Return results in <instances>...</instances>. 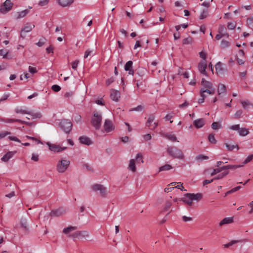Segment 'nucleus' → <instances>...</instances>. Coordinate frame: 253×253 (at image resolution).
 <instances>
[{"mask_svg":"<svg viewBox=\"0 0 253 253\" xmlns=\"http://www.w3.org/2000/svg\"><path fill=\"white\" fill-rule=\"evenodd\" d=\"M189 196H190V198L191 199H192V201H199L202 198V194L200 193L189 194Z\"/></svg>","mask_w":253,"mask_h":253,"instance_id":"obj_24","label":"nucleus"},{"mask_svg":"<svg viewBox=\"0 0 253 253\" xmlns=\"http://www.w3.org/2000/svg\"><path fill=\"white\" fill-rule=\"evenodd\" d=\"M28 115H30L32 116V119H40L42 117V115L41 113L37 112V113H33L31 112L30 114H28Z\"/></svg>","mask_w":253,"mask_h":253,"instance_id":"obj_34","label":"nucleus"},{"mask_svg":"<svg viewBox=\"0 0 253 253\" xmlns=\"http://www.w3.org/2000/svg\"><path fill=\"white\" fill-rule=\"evenodd\" d=\"M201 84L203 86V88H205L206 89L214 88L211 82L206 81L205 79H202Z\"/></svg>","mask_w":253,"mask_h":253,"instance_id":"obj_21","label":"nucleus"},{"mask_svg":"<svg viewBox=\"0 0 253 253\" xmlns=\"http://www.w3.org/2000/svg\"><path fill=\"white\" fill-rule=\"evenodd\" d=\"M115 129V125L110 119H106L103 124V130L105 132L109 133Z\"/></svg>","mask_w":253,"mask_h":253,"instance_id":"obj_5","label":"nucleus"},{"mask_svg":"<svg viewBox=\"0 0 253 253\" xmlns=\"http://www.w3.org/2000/svg\"><path fill=\"white\" fill-rule=\"evenodd\" d=\"M146 70L144 68L139 69V70L137 72V74H139L140 76H143L145 72H146Z\"/></svg>","mask_w":253,"mask_h":253,"instance_id":"obj_60","label":"nucleus"},{"mask_svg":"<svg viewBox=\"0 0 253 253\" xmlns=\"http://www.w3.org/2000/svg\"><path fill=\"white\" fill-rule=\"evenodd\" d=\"M91 188L94 192L99 191L100 194L104 197L107 193L106 188L102 185L100 184H95L92 186Z\"/></svg>","mask_w":253,"mask_h":253,"instance_id":"obj_6","label":"nucleus"},{"mask_svg":"<svg viewBox=\"0 0 253 253\" xmlns=\"http://www.w3.org/2000/svg\"><path fill=\"white\" fill-rule=\"evenodd\" d=\"M209 159V157L203 154H200L197 155L196 158L195 160L198 162H201L205 160H208Z\"/></svg>","mask_w":253,"mask_h":253,"instance_id":"obj_29","label":"nucleus"},{"mask_svg":"<svg viewBox=\"0 0 253 253\" xmlns=\"http://www.w3.org/2000/svg\"><path fill=\"white\" fill-rule=\"evenodd\" d=\"M241 103L244 109H246L248 106L252 105V104L248 100H242L241 101Z\"/></svg>","mask_w":253,"mask_h":253,"instance_id":"obj_44","label":"nucleus"},{"mask_svg":"<svg viewBox=\"0 0 253 253\" xmlns=\"http://www.w3.org/2000/svg\"><path fill=\"white\" fill-rule=\"evenodd\" d=\"M205 123L204 119L201 118L195 120L193 122V124L197 128H199L204 126Z\"/></svg>","mask_w":253,"mask_h":253,"instance_id":"obj_18","label":"nucleus"},{"mask_svg":"<svg viewBox=\"0 0 253 253\" xmlns=\"http://www.w3.org/2000/svg\"><path fill=\"white\" fill-rule=\"evenodd\" d=\"M28 12H29V11L27 9H26V10H24L23 11H21L19 13L18 17L19 18L24 17V16H25L27 14Z\"/></svg>","mask_w":253,"mask_h":253,"instance_id":"obj_50","label":"nucleus"},{"mask_svg":"<svg viewBox=\"0 0 253 253\" xmlns=\"http://www.w3.org/2000/svg\"><path fill=\"white\" fill-rule=\"evenodd\" d=\"M11 134V132L7 131H2L0 132V139L3 138L6 136Z\"/></svg>","mask_w":253,"mask_h":253,"instance_id":"obj_46","label":"nucleus"},{"mask_svg":"<svg viewBox=\"0 0 253 253\" xmlns=\"http://www.w3.org/2000/svg\"><path fill=\"white\" fill-rule=\"evenodd\" d=\"M29 72L32 74H34L37 72V70L36 68L30 66L29 67Z\"/></svg>","mask_w":253,"mask_h":253,"instance_id":"obj_58","label":"nucleus"},{"mask_svg":"<svg viewBox=\"0 0 253 253\" xmlns=\"http://www.w3.org/2000/svg\"><path fill=\"white\" fill-rule=\"evenodd\" d=\"M2 122H4L6 123H13L15 122H18L20 123V120L19 119H3Z\"/></svg>","mask_w":253,"mask_h":253,"instance_id":"obj_35","label":"nucleus"},{"mask_svg":"<svg viewBox=\"0 0 253 253\" xmlns=\"http://www.w3.org/2000/svg\"><path fill=\"white\" fill-rule=\"evenodd\" d=\"M247 23L250 27H253V16L249 17L247 19Z\"/></svg>","mask_w":253,"mask_h":253,"instance_id":"obj_53","label":"nucleus"},{"mask_svg":"<svg viewBox=\"0 0 253 253\" xmlns=\"http://www.w3.org/2000/svg\"><path fill=\"white\" fill-rule=\"evenodd\" d=\"M14 112L16 114H20L22 115L30 114L31 111L27 109L26 107H17L14 109Z\"/></svg>","mask_w":253,"mask_h":253,"instance_id":"obj_12","label":"nucleus"},{"mask_svg":"<svg viewBox=\"0 0 253 253\" xmlns=\"http://www.w3.org/2000/svg\"><path fill=\"white\" fill-rule=\"evenodd\" d=\"M21 226L25 229H28V224H27V221L26 218H22L21 220Z\"/></svg>","mask_w":253,"mask_h":253,"instance_id":"obj_43","label":"nucleus"},{"mask_svg":"<svg viewBox=\"0 0 253 253\" xmlns=\"http://www.w3.org/2000/svg\"><path fill=\"white\" fill-rule=\"evenodd\" d=\"M59 126L64 132L68 134L72 129V123L69 120L63 119L61 120Z\"/></svg>","mask_w":253,"mask_h":253,"instance_id":"obj_4","label":"nucleus"},{"mask_svg":"<svg viewBox=\"0 0 253 253\" xmlns=\"http://www.w3.org/2000/svg\"><path fill=\"white\" fill-rule=\"evenodd\" d=\"M238 133L240 136H245L249 133V131L245 127H242L239 129Z\"/></svg>","mask_w":253,"mask_h":253,"instance_id":"obj_26","label":"nucleus"},{"mask_svg":"<svg viewBox=\"0 0 253 253\" xmlns=\"http://www.w3.org/2000/svg\"><path fill=\"white\" fill-rule=\"evenodd\" d=\"M13 3L11 2L10 0H6L3 4L1 5L0 7V12L2 13H5L9 11L12 6Z\"/></svg>","mask_w":253,"mask_h":253,"instance_id":"obj_9","label":"nucleus"},{"mask_svg":"<svg viewBox=\"0 0 253 253\" xmlns=\"http://www.w3.org/2000/svg\"><path fill=\"white\" fill-rule=\"evenodd\" d=\"M51 88L55 92H58L61 89L60 86L57 84L53 85L51 87Z\"/></svg>","mask_w":253,"mask_h":253,"instance_id":"obj_54","label":"nucleus"},{"mask_svg":"<svg viewBox=\"0 0 253 253\" xmlns=\"http://www.w3.org/2000/svg\"><path fill=\"white\" fill-rule=\"evenodd\" d=\"M9 96V94H4L3 95V96L1 97V98L0 99V103L3 101L7 99V98Z\"/></svg>","mask_w":253,"mask_h":253,"instance_id":"obj_63","label":"nucleus"},{"mask_svg":"<svg viewBox=\"0 0 253 253\" xmlns=\"http://www.w3.org/2000/svg\"><path fill=\"white\" fill-rule=\"evenodd\" d=\"M182 218V220L184 222L190 221H191L192 220V218L191 217H188V216H186L185 215L183 216Z\"/></svg>","mask_w":253,"mask_h":253,"instance_id":"obj_64","label":"nucleus"},{"mask_svg":"<svg viewBox=\"0 0 253 253\" xmlns=\"http://www.w3.org/2000/svg\"><path fill=\"white\" fill-rule=\"evenodd\" d=\"M253 159V155L249 156L244 161L243 165L244 166V165H245V164L249 163L250 161H251Z\"/></svg>","mask_w":253,"mask_h":253,"instance_id":"obj_51","label":"nucleus"},{"mask_svg":"<svg viewBox=\"0 0 253 253\" xmlns=\"http://www.w3.org/2000/svg\"><path fill=\"white\" fill-rule=\"evenodd\" d=\"M74 0H58L59 3L62 7H66L70 5Z\"/></svg>","mask_w":253,"mask_h":253,"instance_id":"obj_22","label":"nucleus"},{"mask_svg":"<svg viewBox=\"0 0 253 253\" xmlns=\"http://www.w3.org/2000/svg\"><path fill=\"white\" fill-rule=\"evenodd\" d=\"M49 2V0H41L39 2V5L43 6L47 4Z\"/></svg>","mask_w":253,"mask_h":253,"instance_id":"obj_57","label":"nucleus"},{"mask_svg":"<svg viewBox=\"0 0 253 253\" xmlns=\"http://www.w3.org/2000/svg\"><path fill=\"white\" fill-rule=\"evenodd\" d=\"M217 92L218 94L226 93V88L225 85L223 84H219L217 89Z\"/></svg>","mask_w":253,"mask_h":253,"instance_id":"obj_25","label":"nucleus"},{"mask_svg":"<svg viewBox=\"0 0 253 253\" xmlns=\"http://www.w3.org/2000/svg\"><path fill=\"white\" fill-rule=\"evenodd\" d=\"M110 98L112 100L115 102L118 101L119 99L120 98V91L114 89H111Z\"/></svg>","mask_w":253,"mask_h":253,"instance_id":"obj_11","label":"nucleus"},{"mask_svg":"<svg viewBox=\"0 0 253 253\" xmlns=\"http://www.w3.org/2000/svg\"><path fill=\"white\" fill-rule=\"evenodd\" d=\"M224 145L226 146L228 150H229V151H232L235 148H237V150L239 149V146L237 144L230 145V144H227V143H225Z\"/></svg>","mask_w":253,"mask_h":253,"instance_id":"obj_32","label":"nucleus"},{"mask_svg":"<svg viewBox=\"0 0 253 253\" xmlns=\"http://www.w3.org/2000/svg\"><path fill=\"white\" fill-rule=\"evenodd\" d=\"M236 26L235 22H229L227 25V28L229 30L234 29Z\"/></svg>","mask_w":253,"mask_h":253,"instance_id":"obj_49","label":"nucleus"},{"mask_svg":"<svg viewBox=\"0 0 253 253\" xmlns=\"http://www.w3.org/2000/svg\"><path fill=\"white\" fill-rule=\"evenodd\" d=\"M221 127V125L220 123H218L216 122H213L211 125V128L213 129L217 130Z\"/></svg>","mask_w":253,"mask_h":253,"instance_id":"obj_41","label":"nucleus"},{"mask_svg":"<svg viewBox=\"0 0 253 253\" xmlns=\"http://www.w3.org/2000/svg\"><path fill=\"white\" fill-rule=\"evenodd\" d=\"M189 193L185 194L184 197L180 199V200L187 204L189 206H191L193 204L192 200L191 199L190 196H189Z\"/></svg>","mask_w":253,"mask_h":253,"instance_id":"obj_20","label":"nucleus"},{"mask_svg":"<svg viewBox=\"0 0 253 253\" xmlns=\"http://www.w3.org/2000/svg\"><path fill=\"white\" fill-rule=\"evenodd\" d=\"M102 116L101 112L94 111L91 118V124L96 130H99L101 126Z\"/></svg>","mask_w":253,"mask_h":253,"instance_id":"obj_1","label":"nucleus"},{"mask_svg":"<svg viewBox=\"0 0 253 253\" xmlns=\"http://www.w3.org/2000/svg\"><path fill=\"white\" fill-rule=\"evenodd\" d=\"M233 219L232 217H225L224 219H223L220 222H219V226H221L224 224H229L232 222H233Z\"/></svg>","mask_w":253,"mask_h":253,"instance_id":"obj_23","label":"nucleus"},{"mask_svg":"<svg viewBox=\"0 0 253 253\" xmlns=\"http://www.w3.org/2000/svg\"><path fill=\"white\" fill-rule=\"evenodd\" d=\"M128 169L132 171L133 172L135 171L136 168H135V160L134 159H131L129 161V164L128 167Z\"/></svg>","mask_w":253,"mask_h":253,"instance_id":"obj_27","label":"nucleus"},{"mask_svg":"<svg viewBox=\"0 0 253 253\" xmlns=\"http://www.w3.org/2000/svg\"><path fill=\"white\" fill-rule=\"evenodd\" d=\"M208 11L207 10H203L200 14V18L201 19H204L206 18L208 16Z\"/></svg>","mask_w":253,"mask_h":253,"instance_id":"obj_48","label":"nucleus"},{"mask_svg":"<svg viewBox=\"0 0 253 253\" xmlns=\"http://www.w3.org/2000/svg\"><path fill=\"white\" fill-rule=\"evenodd\" d=\"M243 113V112L242 110H239L237 111L234 115L235 118L236 119L240 118L242 116Z\"/></svg>","mask_w":253,"mask_h":253,"instance_id":"obj_47","label":"nucleus"},{"mask_svg":"<svg viewBox=\"0 0 253 253\" xmlns=\"http://www.w3.org/2000/svg\"><path fill=\"white\" fill-rule=\"evenodd\" d=\"M206 93L210 95H213L215 93V89L214 88L206 89L205 88H202L200 90L201 96L206 97Z\"/></svg>","mask_w":253,"mask_h":253,"instance_id":"obj_15","label":"nucleus"},{"mask_svg":"<svg viewBox=\"0 0 253 253\" xmlns=\"http://www.w3.org/2000/svg\"><path fill=\"white\" fill-rule=\"evenodd\" d=\"M70 161L66 159H62L59 161L56 165V170L59 173H64L68 169Z\"/></svg>","mask_w":253,"mask_h":253,"instance_id":"obj_3","label":"nucleus"},{"mask_svg":"<svg viewBox=\"0 0 253 253\" xmlns=\"http://www.w3.org/2000/svg\"><path fill=\"white\" fill-rule=\"evenodd\" d=\"M77 229V227L75 226H69L67 228H65L63 231L64 234H67L69 233L70 232L75 230Z\"/></svg>","mask_w":253,"mask_h":253,"instance_id":"obj_33","label":"nucleus"},{"mask_svg":"<svg viewBox=\"0 0 253 253\" xmlns=\"http://www.w3.org/2000/svg\"><path fill=\"white\" fill-rule=\"evenodd\" d=\"M168 153L172 157L175 159L183 160L184 158V155L183 152L178 148L171 146L167 149Z\"/></svg>","mask_w":253,"mask_h":253,"instance_id":"obj_2","label":"nucleus"},{"mask_svg":"<svg viewBox=\"0 0 253 253\" xmlns=\"http://www.w3.org/2000/svg\"><path fill=\"white\" fill-rule=\"evenodd\" d=\"M46 144L48 145L49 150L53 152H60L67 149L66 147H61L55 144H50L49 142H47Z\"/></svg>","mask_w":253,"mask_h":253,"instance_id":"obj_8","label":"nucleus"},{"mask_svg":"<svg viewBox=\"0 0 253 253\" xmlns=\"http://www.w3.org/2000/svg\"><path fill=\"white\" fill-rule=\"evenodd\" d=\"M66 212V211L63 208H59L55 210H52L50 213V215L52 216H60Z\"/></svg>","mask_w":253,"mask_h":253,"instance_id":"obj_13","label":"nucleus"},{"mask_svg":"<svg viewBox=\"0 0 253 253\" xmlns=\"http://www.w3.org/2000/svg\"><path fill=\"white\" fill-rule=\"evenodd\" d=\"M115 81V79L113 77H111L108 79L106 81V85H109L110 84L113 83Z\"/></svg>","mask_w":253,"mask_h":253,"instance_id":"obj_61","label":"nucleus"},{"mask_svg":"<svg viewBox=\"0 0 253 253\" xmlns=\"http://www.w3.org/2000/svg\"><path fill=\"white\" fill-rule=\"evenodd\" d=\"M192 42V38L190 37L185 38L183 40L182 43L183 44H189Z\"/></svg>","mask_w":253,"mask_h":253,"instance_id":"obj_42","label":"nucleus"},{"mask_svg":"<svg viewBox=\"0 0 253 253\" xmlns=\"http://www.w3.org/2000/svg\"><path fill=\"white\" fill-rule=\"evenodd\" d=\"M79 140L81 144L87 146L90 145L92 144L91 140L86 136H82L80 137Z\"/></svg>","mask_w":253,"mask_h":253,"instance_id":"obj_14","label":"nucleus"},{"mask_svg":"<svg viewBox=\"0 0 253 253\" xmlns=\"http://www.w3.org/2000/svg\"><path fill=\"white\" fill-rule=\"evenodd\" d=\"M144 109V107L142 105H138L136 107L131 108L129 109V111H137V112H141Z\"/></svg>","mask_w":253,"mask_h":253,"instance_id":"obj_38","label":"nucleus"},{"mask_svg":"<svg viewBox=\"0 0 253 253\" xmlns=\"http://www.w3.org/2000/svg\"><path fill=\"white\" fill-rule=\"evenodd\" d=\"M172 169V167L169 164H166L160 167L159 171L169 170Z\"/></svg>","mask_w":253,"mask_h":253,"instance_id":"obj_31","label":"nucleus"},{"mask_svg":"<svg viewBox=\"0 0 253 253\" xmlns=\"http://www.w3.org/2000/svg\"><path fill=\"white\" fill-rule=\"evenodd\" d=\"M220 172L219 168L214 169L212 171L211 173V175L213 176L215 175L216 174L219 173Z\"/></svg>","mask_w":253,"mask_h":253,"instance_id":"obj_62","label":"nucleus"},{"mask_svg":"<svg viewBox=\"0 0 253 253\" xmlns=\"http://www.w3.org/2000/svg\"><path fill=\"white\" fill-rule=\"evenodd\" d=\"M242 167H243V165H227V169H235L239 168H241Z\"/></svg>","mask_w":253,"mask_h":253,"instance_id":"obj_52","label":"nucleus"},{"mask_svg":"<svg viewBox=\"0 0 253 253\" xmlns=\"http://www.w3.org/2000/svg\"><path fill=\"white\" fill-rule=\"evenodd\" d=\"M154 120H155V116L153 115H151L149 117L147 122L146 124V126L148 127H149L150 128V127L151 126V125H152L151 124L153 122Z\"/></svg>","mask_w":253,"mask_h":253,"instance_id":"obj_30","label":"nucleus"},{"mask_svg":"<svg viewBox=\"0 0 253 253\" xmlns=\"http://www.w3.org/2000/svg\"><path fill=\"white\" fill-rule=\"evenodd\" d=\"M230 46V43L226 40H223L221 42V47L223 48L228 47Z\"/></svg>","mask_w":253,"mask_h":253,"instance_id":"obj_39","label":"nucleus"},{"mask_svg":"<svg viewBox=\"0 0 253 253\" xmlns=\"http://www.w3.org/2000/svg\"><path fill=\"white\" fill-rule=\"evenodd\" d=\"M79 62V60H75L72 63V68L74 70H77Z\"/></svg>","mask_w":253,"mask_h":253,"instance_id":"obj_56","label":"nucleus"},{"mask_svg":"<svg viewBox=\"0 0 253 253\" xmlns=\"http://www.w3.org/2000/svg\"><path fill=\"white\" fill-rule=\"evenodd\" d=\"M230 129L239 131V129H240V125L238 124L232 126L230 127Z\"/></svg>","mask_w":253,"mask_h":253,"instance_id":"obj_59","label":"nucleus"},{"mask_svg":"<svg viewBox=\"0 0 253 253\" xmlns=\"http://www.w3.org/2000/svg\"><path fill=\"white\" fill-rule=\"evenodd\" d=\"M164 136L172 142L176 141V137L174 134L171 133H166L164 134Z\"/></svg>","mask_w":253,"mask_h":253,"instance_id":"obj_28","label":"nucleus"},{"mask_svg":"<svg viewBox=\"0 0 253 253\" xmlns=\"http://www.w3.org/2000/svg\"><path fill=\"white\" fill-rule=\"evenodd\" d=\"M172 204L169 201H167L165 205L163 206V211H166L169 210L171 207Z\"/></svg>","mask_w":253,"mask_h":253,"instance_id":"obj_36","label":"nucleus"},{"mask_svg":"<svg viewBox=\"0 0 253 253\" xmlns=\"http://www.w3.org/2000/svg\"><path fill=\"white\" fill-rule=\"evenodd\" d=\"M132 64L133 63L131 61H128L125 65V71H128V74L131 75L134 74V71L132 69Z\"/></svg>","mask_w":253,"mask_h":253,"instance_id":"obj_16","label":"nucleus"},{"mask_svg":"<svg viewBox=\"0 0 253 253\" xmlns=\"http://www.w3.org/2000/svg\"><path fill=\"white\" fill-rule=\"evenodd\" d=\"M215 67L216 72L219 76H224L227 71L226 67H224L223 64L220 62H217Z\"/></svg>","mask_w":253,"mask_h":253,"instance_id":"obj_7","label":"nucleus"},{"mask_svg":"<svg viewBox=\"0 0 253 253\" xmlns=\"http://www.w3.org/2000/svg\"><path fill=\"white\" fill-rule=\"evenodd\" d=\"M240 242H241L240 240H232L231 242H230L229 243L223 245V246L225 248H229L230 246H232L236 243H239Z\"/></svg>","mask_w":253,"mask_h":253,"instance_id":"obj_37","label":"nucleus"},{"mask_svg":"<svg viewBox=\"0 0 253 253\" xmlns=\"http://www.w3.org/2000/svg\"><path fill=\"white\" fill-rule=\"evenodd\" d=\"M35 25L31 23H27L21 30L20 37L24 39L26 35L25 33L30 32L34 28Z\"/></svg>","mask_w":253,"mask_h":253,"instance_id":"obj_10","label":"nucleus"},{"mask_svg":"<svg viewBox=\"0 0 253 253\" xmlns=\"http://www.w3.org/2000/svg\"><path fill=\"white\" fill-rule=\"evenodd\" d=\"M20 123L22 124H25L29 126H35L36 125L35 123H34V122H26L24 121H22L21 120H20Z\"/></svg>","mask_w":253,"mask_h":253,"instance_id":"obj_45","label":"nucleus"},{"mask_svg":"<svg viewBox=\"0 0 253 253\" xmlns=\"http://www.w3.org/2000/svg\"><path fill=\"white\" fill-rule=\"evenodd\" d=\"M31 160L35 162L39 161V155L35 153H33L32 155Z\"/></svg>","mask_w":253,"mask_h":253,"instance_id":"obj_55","label":"nucleus"},{"mask_svg":"<svg viewBox=\"0 0 253 253\" xmlns=\"http://www.w3.org/2000/svg\"><path fill=\"white\" fill-rule=\"evenodd\" d=\"M208 139L209 141L212 144L216 143L217 141L215 139L214 135L212 133L209 134Z\"/></svg>","mask_w":253,"mask_h":253,"instance_id":"obj_40","label":"nucleus"},{"mask_svg":"<svg viewBox=\"0 0 253 253\" xmlns=\"http://www.w3.org/2000/svg\"><path fill=\"white\" fill-rule=\"evenodd\" d=\"M207 68V63L205 61L201 62L198 64V69L201 73L207 75V72H206V69Z\"/></svg>","mask_w":253,"mask_h":253,"instance_id":"obj_17","label":"nucleus"},{"mask_svg":"<svg viewBox=\"0 0 253 253\" xmlns=\"http://www.w3.org/2000/svg\"><path fill=\"white\" fill-rule=\"evenodd\" d=\"M15 153L16 152L11 151L7 152L1 158V161L4 162L8 161L13 156Z\"/></svg>","mask_w":253,"mask_h":253,"instance_id":"obj_19","label":"nucleus"}]
</instances>
